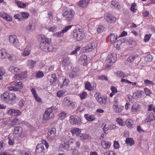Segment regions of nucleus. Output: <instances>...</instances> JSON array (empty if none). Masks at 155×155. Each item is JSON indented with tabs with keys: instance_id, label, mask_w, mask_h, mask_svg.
<instances>
[{
	"instance_id": "obj_1",
	"label": "nucleus",
	"mask_w": 155,
	"mask_h": 155,
	"mask_svg": "<svg viewBox=\"0 0 155 155\" xmlns=\"http://www.w3.org/2000/svg\"><path fill=\"white\" fill-rule=\"evenodd\" d=\"M95 96L96 100L101 106L103 107L106 106L108 103L107 101L106 98L103 96H102L99 93H96Z\"/></svg>"
},
{
	"instance_id": "obj_2",
	"label": "nucleus",
	"mask_w": 155,
	"mask_h": 155,
	"mask_svg": "<svg viewBox=\"0 0 155 155\" xmlns=\"http://www.w3.org/2000/svg\"><path fill=\"white\" fill-rule=\"evenodd\" d=\"M74 12L72 10L66 11L64 12L62 14L63 16L66 18L68 21H71L74 16Z\"/></svg>"
},
{
	"instance_id": "obj_3",
	"label": "nucleus",
	"mask_w": 155,
	"mask_h": 155,
	"mask_svg": "<svg viewBox=\"0 0 155 155\" xmlns=\"http://www.w3.org/2000/svg\"><path fill=\"white\" fill-rule=\"evenodd\" d=\"M70 122L72 125H78L81 124L82 121L80 117L76 115H71L70 117Z\"/></svg>"
},
{
	"instance_id": "obj_4",
	"label": "nucleus",
	"mask_w": 155,
	"mask_h": 155,
	"mask_svg": "<svg viewBox=\"0 0 155 155\" xmlns=\"http://www.w3.org/2000/svg\"><path fill=\"white\" fill-rule=\"evenodd\" d=\"M97 44L95 42L90 43L87 45L82 48L83 52H89L92 51L96 47Z\"/></svg>"
},
{
	"instance_id": "obj_5",
	"label": "nucleus",
	"mask_w": 155,
	"mask_h": 155,
	"mask_svg": "<svg viewBox=\"0 0 155 155\" xmlns=\"http://www.w3.org/2000/svg\"><path fill=\"white\" fill-rule=\"evenodd\" d=\"M40 48L43 51L47 52H52L54 50L53 46L49 44L41 43L40 45Z\"/></svg>"
},
{
	"instance_id": "obj_6",
	"label": "nucleus",
	"mask_w": 155,
	"mask_h": 155,
	"mask_svg": "<svg viewBox=\"0 0 155 155\" xmlns=\"http://www.w3.org/2000/svg\"><path fill=\"white\" fill-rule=\"evenodd\" d=\"M73 35L75 39H76L78 41H80L83 39L84 34L83 32L80 31V30L78 31L74 30L73 31Z\"/></svg>"
},
{
	"instance_id": "obj_7",
	"label": "nucleus",
	"mask_w": 155,
	"mask_h": 155,
	"mask_svg": "<svg viewBox=\"0 0 155 155\" xmlns=\"http://www.w3.org/2000/svg\"><path fill=\"white\" fill-rule=\"evenodd\" d=\"M56 129L54 128L50 129L48 131L47 138L50 141L53 140L56 136Z\"/></svg>"
},
{
	"instance_id": "obj_8",
	"label": "nucleus",
	"mask_w": 155,
	"mask_h": 155,
	"mask_svg": "<svg viewBox=\"0 0 155 155\" xmlns=\"http://www.w3.org/2000/svg\"><path fill=\"white\" fill-rule=\"evenodd\" d=\"M9 41L13 46L18 48L19 45V41L16 36L14 35H10L9 36Z\"/></svg>"
},
{
	"instance_id": "obj_9",
	"label": "nucleus",
	"mask_w": 155,
	"mask_h": 155,
	"mask_svg": "<svg viewBox=\"0 0 155 155\" xmlns=\"http://www.w3.org/2000/svg\"><path fill=\"white\" fill-rule=\"evenodd\" d=\"M107 59L106 66L107 68H108L112 64L115 62L117 59L116 56H114L112 54L108 55Z\"/></svg>"
},
{
	"instance_id": "obj_10",
	"label": "nucleus",
	"mask_w": 155,
	"mask_h": 155,
	"mask_svg": "<svg viewBox=\"0 0 155 155\" xmlns=\"http://www.w3.org/2000/svg\"><path fill=\"white\" fill-rule=\"evenodd\" d=\"M104 19L110 23H114L116 20V18L109 13H107L104 15Z\"/></svg>"
},
{
	"instance_id": "obj_11",
	"label": "nucleus",
	"mask_w": 155,
	"mask_h": 155,
	"mask_svg": "<svg viewBox=\"0 0 155 155\" xmlns=\"http://www.w3.org/2000/svg\"><path fill=\"white\" fill-rule=\"evenodd\" d=\"M54 115L52 111H51L50 109H48L45 111L44 114L43 115V119L45 120H47L49 119L54 117Z\"/></svg>"
},
{
	"instance_id": "obj_12",
	"label": "nucleus",
	"mask_w": 155,
	"mask_h": 155,
	"mask_svg": "<svg viewBox=\"0 0 155 155\" xmlns=\"http://www.w3.org/2000/svg\"><path fill=\"white\" fill-rule=\"evenodd\" d=\"M22 133V128L20 126L16 127L14 129L13 134L15 137H20Z\"/></svg>"
},
{
	"instance_id": "obj_13",
	"label": "nucleus",
	"mask_w": 155,
	"mask_h": 155,
	"mask_svg": "<svg viewBox=\"0 0 155 155\" xmlns=\"http://www.w3.org/2000/svg\"><path fill=\"white\" fill-rule=\"evenodd\" d=\"M38 38L41 43H45L46 44H50V39L46 38L45 36L43 35H38Z\"/></svg>"
},
{
	"instance_id": "obj_14",
	"label": "nucleus",
	"mask_w": 155,
	"mask_h": 155,
	"mask_svg": "<svg viewBox=\"0 0 155 155\" xmlns=\"http://www.w3.org/2000/svg\"><path fill=\"white\" fill-rule=\"evenodd\" d=\"M141 106L137 103H134L133 104L131 108V110L134 113H137L139 112Z\"/></svg>"
},
{
	"instance_id": "obj_15",
	"label": "nucleus",
	"mask_w": 155,
	"mask_h": 155,
	"mask_svg": "<svg viewBox=\"0 0 155 155\" xmlns=\"http://www.w3.org/2000/svg\"><path fill=\"white\" fill-rule=\"evenodd\" d=\"M79 68L78 67L74 68L70 74L71 77L74 78L78 76L79 74Z\"/></svg>"
},
{
	"instance_id": "obj_16",
	"label": "nucleus",
	"mask_w": 155,
	"mask_h": 155,
	"mask_svg": "<svg viewBox=\"0 0 155 155\" xmlns=\"http://www.w3.org/2000/svg\"><path fill=\"white\" fill-rule=\"evenodd\" d=\"M123 106L119 105L118 104H116L114 103L113 104V108L114 112L116 113H120L121 112L123 109Z\"/></svg>"
},
{
	"instance_id": "obj_17",
	"label": "nucleus",
	"mask_w": 155,
	"mask_h": 155,
	"mask_svg": "<svg viewBox=\"0 0 155 155\" xmlns=\"http://www.w3.org/2000/svg\"><path fill=\"white\" fill-rule=\"evenodd\" d=\"M71 131L73 135L78 136L81 133V130L78 128H74Z\"/></svg>"
},
{
	"instance_id": "obj_18",
	"label": "nucleus",
	"mask_w": 155,
	"mask_h": 155,
	"mask_svg": "<svg viewBox=\"0 0 155 155\" xmlns=\"http://www.w3.org/2000/svg\"><path fill=\"white\" fill-rule=\"evenodd\" d=\"M44 151V146L43 144H38L36 147V152L37 153H41Z\"/></svg>"
},
{
	"instance_id": "obj_19",
	"label": "nucleus",
	"mask_w": 155,
	"mask_h": 155,
	"mask_svg": "<svg viewBox=\"0 0 155 155\" xmlns=\"http://www.w3.org/2000/svg\"><path fill=\"white\" fill-rule=\"evenodd\" d=\"M88 2V0H81L78 2V5L84 8L87 6Z\"/></svg>"
},
{
	"instance_id": "obj_20",
	"label": "nucleus",
	"mask_w": 155,
	"mask_h": 155,
	"mask_svg": "<svg viewBox=\"0 0 155 155\" xmlns=\"http://www.w3.org/2000/svg\"><path fill=\"white\" fill-rule=\"evenodd\" d=\"M9 93L6 92L3 94V95H2V97L3 101L6 102L9 100Z\"/></svg>"
},
{
	"instance_id": "obj_21",
	"label": "nucleus",
	"mask_w": 155,
	"mask_h": 155,
	"mask_svg": "<svg viewBox=\"0 0 155 155\" xmlns=\"http://www.w3.org/2000/svg\"><path fill=\"white\" fill-rule=\"evenodd\" d=\"M84 116L86 120L88 121H92L95 119V117L93 115H90L87 114H85Z\"/></svg>"
},
{
	"instance_id": "obj_22",
	"label": "nucleus",
	"mask_w": 155,
	"mask_h": 155,
	"mask_svg": "<svg viewBox=\"0 0 155 155\" xmlns=\"http://www.w3.org/2000/svg\"><path fill=\"white\" fill-rule=\"evenodd\" d=\"M15 83L14 84L15 86L17 91L20 92V89L23 87L22 83L21 82H16L14 81Z\"/></svg>"
},
{
	"instance_id": "obj_23",
	"label": "nucleus",
	"mask_w": 155,
	"mask_h": 155,
	"mask_svg": "<svg viewBox=\"0 0 155 155\" xmlns=\"http://www.w3.org/2000/svg\"><path fill=\"white\" fill-rule=\"evenodd\" d=\"M20 119L15 118L11 121L10 125L11 127H13L15 125L19 124L20 123Z\"/></svg>"
},
{
	"instance_id": "obj_24",
	"label": "nucleus",
	"mask_w": 155,
	"mask_h": 155,
	"mask_svg": "<svg viewBox=\"0 0 155 155\" xmlns=\"http://www.w3.org/2000/svg\"><path fill=\"white\" fill-rule=\"evenodd\" d=\"M101 145L104 148H107L110 147L111 143L110 142H107L105 140H102L101 142Z\"/></svg>"
},
{
	"instance_id": "obj_25",
	"label": "nucleus",
	"mask_w": 155,
	"mask_h": 155,
	"mask_svg": "<svg viewBox=\"0 0 155 155\" xmlns=\"http://www.w3.org/2000/svg\"><path fill=\"white\" fill-rule=\"evenodd\" d=\"M7 55V53L5 49L3 48L0 50V58H5Z\"/></svg>"
},
{
	"instance_id": "obj_26",
	"label": "nucleus",
	"mask_w": 155,
	"mask_h": 155,
	"mask_svg": "<svg viewBox=\"0 0 155 155\" xmlns=\"http://www.w3.org/2000/svg\"><path fill=\"white\" fill-rule=\"evenodd\" d=\"M117 35L115 34H111L110 36V42L113 43L116 41L117 39Z\"/></svg>"
},
{
	"instance_id": "obj_27",
	"label": "nucleus",
	"mask_w": 155,
	"mask_h": 155,
	"mask_svg": "<svg viewBox=\"0 0 155 155\" xmlns=\"http://www.w3.org/2000/svg\"><path fill=\"white\" fill-rule=\"evenodd\" d=\"M154 119V114L153 113H150L147 118L145 120V121L147 122H149L152 121Z\"/></svg>"
},
{
	"instance_id": "obj_28",
	"label": "nucleus",
	"mask_w": 155,
	"mask_h": 155,
	"mask_svg": "<svg viewBox=\"0 0 155 155\" xmlns=\"http://www.w3.org/2000/svg\"><path fill=\"white\" fill-rule=\"evenodd\" d=\"M0 16L2 18L8 21H10L12 20V18L8 15L6 13L0 14Z\"/></svg>"
},
{
	"instance_id": "obj_29",
	"label": "nucleus",
	"mask_w": 155,
	"mask_h": 155,
	"mask_svg": "<svg viewBox=\"0 0 155 155\" xmlns=\"http://www.w3.org/2000/svg\"><path fill=\"white\" fill-rule=\"evenodd\" d=\"M70 58L68 56L65 57L63 58V65L64 66H67L70 63L69 61Z\"/></svg>"
},
{
	"instance_id": "obj_30",
	"label": "nucleus",
	"mask_w": 155,
	"mask_h": 155,
	"mask_svg": "<svg viewBox=\"0 0 155 155\" xmlns=\"http://www.w3.org/2000/svg\"><path fill=\"white\" fill-rule=\"evenodd\" d=\"M60 146L62 148L67 150H72V146H70V147H69L68 143L62 144L60 145Z\"/></svg>"
},
{
	"instance_id": "obj_31",
	"label": "nucleus",
	"mask_w": 155,
	"mask_h": 155,
	"mask_svg": "<svg viewBox=\"0 0 155 155\" xmlns=\"http://www.w3.org/2000/svg\"><path fill=\"white\" fill-rule=\"evenodd\" d=\"M87 57L85 55H82L80 57V59L83 62V65L84 66H86L87 63Z\"/></svg>"
},
{
	"instance_id": "obj_32",
	"label": "nucleus",
	"mask_w": 155,
	"mask_h": 155,
	"mask_svg": "<svg viewBox=\"0 0 155 155\" xmlns=\"http://www.w3.org/2000/svg\"><path fill=\"white\" fill-rule=\"evenodd\" d=\"M124 42V40H118L117 41H115L113 42L114 46V47L118 48L120 47V45L122 43Z\"/></svg>"
},
{
	"instance_id": "obj_33",
	"label": "nucleus",
	"mask_w": 155,
	"mask_h": 155,
	"mask_svg": "<svg viewBox=\"0 0 155 155\" xmlns=\"http://www.w3.org/2000/svg\"><path fill=\"white\" fill-rule=\"evenodd\" d=\"M139 58V55L137 54H135L134 56H130L127 59V61L130 62H132L135 59Z\"/></svg>"
},
{
	"instance_id": "obj_34",
	"label": "nucleus",
	"mask_w": 155,
	"mask_h": 155,
	"mask_svg": "<svg viewBox=\"0 0 155 155\" xmlns=\"http://www.w3.org/2000/svg\"><path fill=\"white\" fill-rule=\"evenodd\" d=\"M36 63V61L29 60L27 61V65L30 68H32Z\"/></svg>"
},
{
	"instance_id": "obj_35",
	"label": "nucleus",
	"mask_w": 155,
	"mask_h": 155,
	"mask_svg": "<svg viewBox=\"0 0 155 155\" xmlns=\"http://www.w3.org/2000/svg\"><path fill=\"white\" fill-rule=\"evenodd\" d=\"M15 83L14 82H12L8 86V88L9 90L12 91L14 90L15 91H16V89L15 86L14 84Z\"/></svg>"
},
{
	"instance_id": "obj_36",
	"label": "nucleus",
	"mask_w": 155,
	"mask_h": 155,
	"mask_svg": "<svg viewBox=\"0 0 155 155\" xmlns=\"http://www.w3.org/2000/svg\"><path fill=\"white\" fill-rule=\"evenodd\" d=\"M125 141L126 143L130 146L133 145L134 143V140L131 138H127Z\"/></svg>"
},
{
	"instance_id": "obj_37",
	"label": "nucleus",
	"mask_w": 155,
	"mask_h": 155,
	"mask_svg": "<svg viewBox=\"0 0 155 155\" xmlns=\"http://www.w3.org/2000/svg\"><path fill=\"white\" fill-rule=\"evenodd\" d=\"M85 89L88 90L89 91L92 90L93 87L89 82H87L85 84Z\"/></svg>"
},
{
	"instance_id": "obj_38",
	"label": "nucleus",
	"mask_w": 155,
	"mask_h": 155,
	"mask_svg": "<svg viewBox=\"0 0 155 155\" xmlns=\"http://www.w3.org/2000/svg\"><path fill=\"white\" fill-rule=\"evenodd\" d=\"M33 26L30 23L27 26L26 29V32L29 33L31 32L33 30Z\"/></svg>"
},
{
	"instance_id": "obj_39",
	"label": "nucleus",
	"mask_w": 155,
	"mask_h": 155,
	"mask_svg": "<svg viewBox=\"0 0 155 155\" xmlns=\"http://www.w3.org/2000/svg\"><path fill=\"white\" fill-rule=\"evenodd\" d=\"M89 135L85 133H83L80 137V139L82 140H86L88 138Z\"/></svg>"
},
{
	"instance_id": "obj_40",
	"label": "nucleus",
	"mask_w": 155,
	"mask_h": 155,
	"mask_svg": "<svg viewBox=\"0 0 155 155\" xmlns=\"http://www.w3.org/2000/svg\"><path fill=\"white\" fill-rule=\"evenodd\" d=\"M116 122L120 125L124 126L125 125V123L123 121L122 119L120 118H118L116 120Z\"/></svg>"
},
{
	"instance_id": "obj_41",
	"label": "nucleus",
	"mask_w": 155,
	"mask_h": 155,
	"mask_svg": "<svg viewBox=\"0 0 155 155\" xmlns=\"http://www.w3.org/2000/svg\"><path fill=\"white\" fill-rule=\"evenodd\" d=\"M67 114L66 112H62L59 114V118L62 120L65 118Z\"/></svg>"
},
{
	"instance_id": "obj_42",
	"label": "nucleus",
	"mask_w": 155,
	"mask_h": 155,
	"mask_svg": "<svg viewBox=\"0 0 155 155\" xmlns=\"http://www.w3.org/2000/svg\"><path fill=\"white\" fill-rule=\"evenodd\" d=\"M64 103L67 105H71V101L69 100V98L66 97L64 98Z\"/></svg>"
},
{
	"instance_id": "obj_43",
	"label": "nucleus",
	"mask_w": 155,
	"mask_h": 155,
	"mask_svg": "<svg viewBox=\"0 0 155 155\" xmlns=\"http://www.w3.org/2000/svg\"><path fill=\"white\" fill-rule=\"evenodd\" d=\"M8 138L9 139L8 144L9 145H13L14 142V138L9 136H8Z\"/></svg>"
},
{
	"instance_id": "obj_44",
	"label": "nucleus",
	"mask_w": 155,
	"mask_h": 155,
	"mask_svg": "<svg viewBox=\"0 0 155 155\" xmlns=\"http://www.w3.org/2000/svg\"><path fill=\"white\" fill-rule=\"evenodd\" d=\"M16 3L18 7L21 8H25L26 6V4L25 3H22L20 2H17Z\"/></svg>"
},
{
	"instance_id": "obj_45",
	"label": "nucleus",
	"mask_w": 155,
	"mask_h": 155,
	"mask_svg": "<svg viewBox=\"0 0 155 155\" xmlns=\"http://www.w3.org/2000/svg\"><path fill=\"white\" fill-rule=\"evenodd\" d=\"M72 26L71 25H70L69 26H66L62 30V32L63 33V34L65 33L66 32H67L69 29L71 28Z\"/></svg>"
},
{
	"instance_id": "obj_46",
	"label": "nucleus",
	"mask_w": 155,
	"mask_h": 155,
	"mask_svg": "<svg viewBox=\"0 0 155 155\" xmlns=\"http://www.w3.org/2000/svg\"><path fill=\"white\" fill-rule=\"evenodd\" d=\"M117 75L118 77L123 78L125 77V75L123 72L120 71L117 72Z\"/></svg>"
},
{
	"instance_id": "obj_47",
	"label": "nucleus",
	"mask_w": 155,
	"mask_h": 155,
	"mask_svg": "<svg viewBox=\"0 0 155 155\" xmlns=\"http://www.w3.org/2000/svg\"><path fill=\"white\" fill-rule=\"evenodd\" d=\"M21 14L23 18L24 19H27L29 16V14L28 13L25 12H21Z\"/></svg>"
},
{
	"instance_id": "obj_48",
	"label": "nucleus",
	"mask_w": 155,
	"mask_h": 155,
	"mask_svg": "<svg viewBox=\"0 0 155 155\" xmlns=\"http://www.w3.org/2000/svg\"><path fill=\"white\" fill-rule=\"evenodd\" d=\"M144 84L147 85H151L153 86L154 84L153 83L148 80H146L144 81Z\"/></svg>"
},
{
	"instance_id": "obj_49",
	"label": "nucleus",
	"mask_w": 155,
	"mask_h": 155,
	"mask_svg": "<svg viewBox=\"0 0 155 155\" xmlns=\"http://www.w3.org/2000/svg\"><path fill=\"white\" fill-rule=\"evenodd\" d=\"M44 76V74L42 71H39L36 74V77L38 78H41Z\"/></svg>"
},
{
	"instance_id": "obj_50",
	"label": "nucleus",
	"mask_w": 155,
	"mask_h": 155,
	"mask_svg": "<svg viewBox=\"0 0 155 155\" xmlns=\"http://www.w3.org/2000/svg\"><path fill=\"white\" fill-rule=\"evenodd\" d=\"M153 57L151 55H149L145 57V60L147 62H150L152 61Z\"/></svg>"
},
{
	"instance_id": "obj_51",
	"label": "nucleus",
	"mask_w": 155,
	"mask_h": 155,
	"mask_svg": "<svg viewBox=\"0 0 155 155\" xmlns=\"http://www.w3.org/2000/svg\"><path fill=\"white\" fill-rule=\"evenodd\" d=\"M30 53V51L28 49H25V50L22 53V55L24 56H27Z\"/></svg>"
},
{
	"instance_id": "obj_52",
	"label": "nucleus",
	"mask_w": 155,
	"mask_h": 155,
	"mask_svg": "<svg viewBox=\"0 0 155 155\" xmlns=\"http://www.w3.org/2000/svg\"><path fill=\"white\" fill-rule=\"evenodd\" d=\"M20 79L23 80L27 76V73L26 72H22L20 74Z\"/></svg>"
},
{
	"instance_id": "obj_53",
	"label": "nucleus",
	"mask_w": 155,
	"mask_h": 155,
	"mask_svg": "<svg viewBox=\"0 0 155 155\" xmlns=\"http://www.w3.org/2000/svg\"><path fill=\"white\" fill-rule=\"evenodd\" d=\"M74 142V140H73L71 139L69 140L67 143L68 144V145L69 146V147H70V146H72V150L74 147V145L73 144Z\"/></svg>"
},
{
	"instance_id": "obj_54",
	"label": "nucleus",
	"mask_w": 155,
	"mask_h": 155,
	"mask_svg": "<svg viewBox=\"0 0 155 155\" xmlns=\"http://www.w3.org/2000/svg\"><path fill=\"white\" fill-rule=\"evenodd\" d=\"M9 100H14L16 98V95L15 93H9Z\"/></svg>"
},
{
	"instance_id": "obj_55",
	"label": "nucleus",
	"mask_w": 155,
	"mask_h": 155,
	"mask_svg": "<svg viewBox=\"0 0 155 155\" xmlns=\"http://www.w3.org/2000/svg\"><path fill=\"white\" fill-rule=\"evenodd\" d=\"M65 94L64 92H63L62 91H59L57 93V96L59 97H62Z\"/></svg>"
},
{
	"instance_id": "obj_56",
	"label": "nucleus",
	"mask_w": 155,
	"mask_h": 155,
	"mask_svg": "<svg viewBox=\"0 0 155 155\" xmlns=\"http://www.w3.org/2000/svg\"><path fill=\"white\" fill-rule=\"evenodd\" d=\"M87 94L85 92H84L80 94V97L81 99L85 98L87 96Z\"/></svg>"
},
{
	"instance_id": "obj_57",
	"label": "nucleus",
	"mask_w": 155,
	"mask_h": 155,
	"mask_svg": "<svg viewBox=\"0 0 155 155\" xmlns=\"http://www.w3.org/2000/svg\"><path fill=\"white\" fill-rule=\"evenodd\" d=\"M144 91L147 95L150 96L151 94V92L150 90L146 87L144 88Z\"/></svg>"
},
{
	"instance_id": "obj_58",
	"label": "nucleus",
	"mask_w": 155,
	"mask_h": 155,
	"mask_svg": "<svg viewBox=\"0 0 155 155\" xmlns=\"http://www.w3.org/2000/svg\"><path fill=\"white\" fill-rule=\"evenodd\" d=\"M151 36V35L150 34L149 35H146L145 36L144 38V41L145 42H147L150 39V38Z\"/></svg>"
},
{
	"instance_id": "obj_59",
	"label": "nucleus",
	"mask_w": 155,
	"mask_h": 155,
	"mask_svg": "<svg viewBox=\"0 0 155 155\" xmlns=\"http://www.w3.org/2000/svg\"><path fill=\"white\" fill-rule=\"evenodd\" d=\"M5 71L4 69L0 70V80L2 79V76L5 74Z\"/></svg>"
},
{
	"instance_id": "obj_60",
	"label": "nucleus",
	"mask_w": 155,
	"mask_h": 155,
	"mask_svg": "<svg viewBox=\"0 0 155 155\" xmlns=\"http://www.w3.org/2000/svg\"><path fill=\"white\" fill-rule=\"evenodd\" d=\"M80 47L79 46H77L75 49L73 51H72L71 53V55H73L76 54L78 51H79L80 49Z\"/></svg>"
},
{
	"instance_id": "obj_61",
	"label": "nucleus",
	"mask_w": 155,
	"mask_h": 155,
	"mask_svg": "<svg viewBox=\"0 0 155 155\" xmlns=\"http://www.w3.org/2000/svg\"><path fill=\"white\" fill-rule=\"evenodd\" d=\"M25 102L24 101L21 99L18 103V105L20 108L22 107L24 105V103Z\"/></svg>"
},
{
	"instance_id": "obj_62",
	"label": "nucleus",
	"mask_w": 155,
	"mask_h": 155,
	"mask_svg": "<svg viewBox=\"0 0 155 155\" xmlns=\"http://www.w3.org/2000/svg\"><path fill=\"white\" fill-rule=\"evenodd\" d=\"M133 97L135 99L139 98H140L141 96H140V94H138V93L135 92L133 93Z\"/></svg>"
},
{
	"instance_id": "obj_63",
	"label": "nucleus",
	"mask_w": 155,
	"mask_h": 155,
	"mask_svg": "<svg viewBox=\"0 0 155 155\" xmlns=\"http://www.w3.org/2000/svg\"><path fill=\"white\" fill-rule=\"evenodd\" d=\"M104 28L103 26H99L97 29V31L98 32H101L104 30Z\"/></svg>"
},
{
	"instance_id": "obj_64",
	"label": "nucleus",
	"mask_w": 155,
	"mask_h": 155,
	"mask_svg": "<svg viewBox=\"0 0 155 155\" xmlns=\"http://www.w3.org/2000/svg\"><path fill=\"white\" fill-rule=\"evenodd\" d=\"M21 112L18 110H15V111L14 112L13 114L14 116H17L21 114Z\"/></svg>"
}]
</instances>
